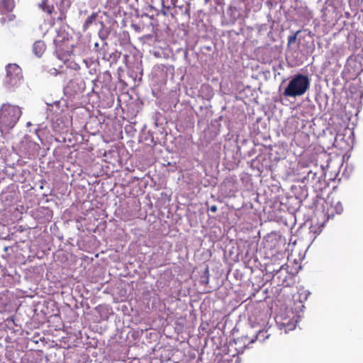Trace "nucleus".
<instances>
[{"label": "nucleus", "instance_id": "6", "mask_svg": "<svg viewBox=\"0 0 363 363\" xmlns=\"http://www.w3.org/2000/svg\"><path fill=\"white\" fill-rule=\"evenodd\" d=\"M269 335L267 334V331H265L263 330H259L255 338H252L250 340V343L255 342V340H258L261 342H264L267 339L269 338Z\"/></svg>", "mask_w": 363, "mask_h": 363}, {"label": "nucleus", "instance_id": "8", "mask_svg": "<svg viewBox=\"0 0 363 363\" xmlns=\"http://www.w3.org/2000/svg\"><path fill=\"white\" fill-rule=\"evenodd\" d=\"M47 1V0H43L42 3L39 4V6L43 9V11L48 14H51L54 8L53 6L48 5Z\"/></svg>", "mask_w": 363, "mask_h": 363}, {"label": "nucleus", "instance_id": "4", "mask_svg": "<svg viewBox=\"0 0 363 363\" xmlns=\"http://www.w3.org/2000/svg\"><path fill=\"white\" fill-rule=\"evenodd\" d=\"M33 50L35 55L40 57L45 50V45L43 41H36L33 46Z\"/></svg>", "mask_w": 363, "mask_h": 363}, {"label": "nucleus", "instance_id": "7", "mask_svg": "<svg viewBox=\"0 0 363 363\" xmlns=\"http://www.w3.org/2000/svg\"><path fill=\"white\" fill-rule=\"evenodd\" d=\"M97 16L98 13L94 12L89 16L87 17L83 25V30L84 31L86 30L94 22L96 21Z\"/></svg>", "mask_w": 363, "mask_h": 363}, {"label": "nucleus", "instance_id": "13", "mask_svg": "<svg viewBox=\"0 0 363 363\" xmlns=\"http://www.w3.org/2000/svg\"><path fill=\"white\" fill-rule=\"evenodd\" d=\"M7 250H8V247H6L4 248V251H7Z\"/></svg>", "mask_w": 363, "mask_h": 363}, {"label": "nucleus", "instance_id": "14", "mask_svg": "<svg viewBox=\"0 0 363 363\" xmlns=\"http://www.w3.org/2000/svg\"><path fill=\"white\" fill-rule=\"evenodd\" d=\"M103 45H104V46H106V45H107V43H104Z\"/></svg>", "mask_w": 363, "mask_h": 363}, {"label": "nucleus", "instance_id": "9", "mask_svg": "<svg viewBox=\"0 0 363 363\" xmlns=\"http://www.w3.org/2000/svg\"><path fill=\"white\" fill-rule=\"evenodd\" d=\"M296 40V34L289 36L288 44L294 43Z\"/></svg>", "mask_w": 363, "mask_h": 363}, {"label": "nucleus", "instance_id": "12", "mask_svg": "<svg viewBox=\"0 0 363 363\" xmlns=\"http://www.w3.org/2000/svg\"><path fill=\"white\" fill-rule=\"evenodd\" d=\"M94 47H95V48H98V47H99V43H96L94 44Z\"/></svg>", "mask_w": 363, "mask_h": 363}, {"label": "nucleus", "instance_id": "11", "mask_svg": "<svg viewBox=\"0 0 363 363\" xmlns=\"http://www.w3.org/2000/svg\"><path fill=\"white\" fill-rule=\"evenodd\" d=\"M294 327H295L294 325L293 327H291V325H289L287 326V328H286V332L287 331V330H291L292 329H294Z\"/></svg>", "mask_w": 363, "mask_h": 363}, {"label": "nucleus", "instance_id": "2", "mask_svg": "<svg viewBox=\"0 0 363 363\" xmlns=\"http://www.w3.org/2000/svg\"><path fill=\"white\" fill-rule=\"evenodd\" d=\"M310 79L308 76L298 74L295 75L285 88L283 95L296 98L303 96L310 88Z\"/></svg>", "mask_w": 363, "mask_h": 363}, {"label": "nucleus", "instance_id": "1", "mask_svg": "<svg viewBox=\"0 0 363 363\" xmlns=\"http://www.w3.org/2000/svg\"><path fill=\"white\" fill-rule=\"evenodd\" d=\"M22 111L17 106L4 104L0 108V131L2 134L9 133L17 123Z\"/></svg>", "mask_w": 363, "mask_h": 363}, {"label": "nucleus", "instance_id": "10", "mask_svg": "<svg viewBox=\"0 0 363 363\" xmlns=\"http://www.w3.org/2000/svg\"><path fill=\"white\" fill-rule=\"evenodd\" d=\"M218 208H217V206L216 205H213L210 207V211L212 212V213H216L217 211Z\"/></svg>", "mask_w": 363, "mask_h": 363}, {"label": "nucleus", "instance_id": "3", "mask_svg": "<svg viewBox=\"0 0 363 363\" xmlns=\"http://www.w3.org/2000/svg\"><path fill=\"white\" fill-rule=\"evenodd\" d=\"M21 69L16 64H9L6 67V76L4 83L11 86L18 85L22 79Z\"/></svg>", "mask_w": 363, "mask_h": 363}, {"label": "nucleus", "instance_id": "5", "mask_svg": "<svg viewBox=\"0 0 363 363\" xmlns=\"http://www.w3.org/2000/svg\"><path fill=\"white\" fill-rule=\"evenodd\" d=\"M100 23L101 28L99 31V37L101 40H106L108 38L111 30L109 28L106 27L103 22H101Z\"/></svg>", "mask_w": 363, "mask_h": 363}, {"label": "nucleus", "instance_id": "15", "mask_svg": "<svg viewBox=\"0 0 363 363\" xmlns=\"http://www.w3.org/2000/svg\"><path fill=\"white\" fill-rule=\"evenodd\" d=\"M27 125H30V122H28V123H27Z\"/></svg>", "mask_w": 363, "mask_h": 363}]
</instances>
